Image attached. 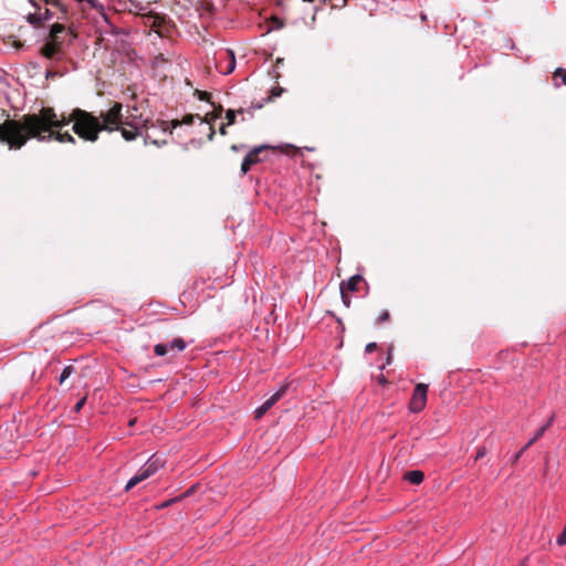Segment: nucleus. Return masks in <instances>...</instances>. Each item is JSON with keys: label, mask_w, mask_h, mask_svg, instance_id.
Segmentation results:
<instances>
[{"label": "nucleus", "mask_w": 566, "mask_h": 566, "mask_svg": "<svg viewBox=\"0 0 566 566\" xmlns=\"http://www.w3.org/2000/svg\"><path fill=\"white\" fill-rule=\"evenodd\" d=\"M72 112L60 117L52 107H42L38 114H27L20 120L6 119L0 125V143L7 144L10 149H21L28 140L34 138L39 142L53 139V129H62L70 123L74 124Z\"/></svg>", "instance_id": "obj_1"}, {"label": "nucleus", "mask_w": 566, "mask_h": 566, "mask_svg": "<svg viewBox=\"0 0 566 566\" xmlns=\"http://www.w3.org/2000/svg\"><path fill=\"white\" fill-rule=\"evenodd\" d=\"M120 111L123 104L114 101H111L109 108L101 112L98 116L82 108H74L71 118L74 119L72 129L80 138L94 143L101 132H115L120 119Z\"/></svg>", "instance_id": "obj_2"}, {"label": "nucleus", "mask_w": 566, "mask_h": 566, "mask_svg": "<svg viewBox=\"0 0 566 566\" xmlns=\"http://www.w3.org/2000/svg\"><path fill=\"white\" fill-rule=\"evenodd\" d=\"M116 130H119L122 134V137L126 142H133L137 137L144 138V144H153L156 146H160L161 144L158 142V139H154L153 135L150 134V129L158 128L157 120H150V119H138L136 117H123V113L120 112V119L119 123L116 125Z\"/></svg>", "instance_id": "obj_3"}, {"label": "nucleus", "mask_w": 566, "mask_h": 566, "mask_svg": "<svg viewBox=\"0 0 566 566\" xmlns=\"http://www.w3.org/2000/svg\"><path fill=\"white\" fill-rule=\"evenodd\" d=\"M164 467V461L160 458L153 455L144 467L138 471L136 475H134L126 484L125 491L132 490L135 485L140 483L142 481L148 479L154 475L160 468Z\"/></svg>", "instance_id": "obj_4"}, {"label": "nucleus", "mask_w": 566, "mask_h": 566, "mask_svg": "<svg viewBox=\"0 0 566 566\" xmlns=\"http://www.w3.org/2000/svg\"><path fill=\"white\" fill-rule=\"evenodd\" d=\"M428 386L424 384H418L412 392L409 408L412 412H420L427 402Z\"/></svg>", "instance_id": "obj_5"}, {"label": "nucleus", "mask_w": 566, "mask_h": 566, "mask_svg": "<svg viewBox=\"0 0 566 566\" xmlns=\"http://www.w3.org/2000/svg\"><path fill=\"white\" fill-rule=\"evenodd\" d=\"M196 117L199 118V119H202L199 115L188 114L181 120L172 119L170 122H167V120L157 119V124H158V128L164 134H166V133L171 134L172 129H175V128H177V127H179L181 125H191Z\"/></svg>", "instance_id": "obj_6"}, {"label": "nucleus", "mask_w": 566, "mask_h": 566, "mask_svg": "<svg viewBox=\"0 0 566 566\" xmlns=\"http://www.w3.org/2000/svg\"><path fill=\"white\" fill-rule=\"evenodd\" d=\"M270 147L269 146H259L253 148L243 159L241 164V172L242 175H245L252 166L256 165L258 163L262 161L261 154L266 151Z\"/></svg>", "instance_id": "obj_7"}, {"label": "nucleus", "mask_w": 566, "mask_h": 566, "mask_svg": "<svg viewBox=\"0 0 566 566\" xmlns=\"http://www.w3.org/2000/svg\"><path fill=\"white\" fill-rule=\"evenodd\" d=\"M289 385H282L268 400H265L256 410L255 418H262L287 391Z\"/></svg>", "instance_id": "obj_8"}, {"label": "nucleus", "mask_w": 566, "mask_h": 566, "mask_svg": "<svg viewBox=\"0 0 566 566\" xmlns=\"http://www.w3.org/2000/svg\"><path fill=\"white\" fill-rule=\"evenodd\" d=\"M29 3L36 10L41 11V3L51 6L59 10L60 19H66L69 15V7L62 0H29Z\"/></svg>", "instance_id": "obj_9"}, {"label": "nucleus", "mask_w": 566, "mask_h": 566, "mask_svg": "<svg viewBox=\"0 0 566 566\" xmlns=\"http://www.w3.org/2000/svg\"><path fill=\"white\" fill-rule=\"evenodd\" d=\"M220 59L222 60L220 64L217 66L219 71L223 74H230L235 69V57L234 53L231 50H226L220 54Z\"/></svg>", "instance_id": "obj_10"}, {"label": "nucleus", "mask_w": 566, "mask_h": 566, "mask_svg": "<svg viewBox=\"0 0 566 566\" xmlns=\"http://www.w3.org/2000/svg\"><path fill=\"white\" fill-rule=\"evenodd\" d=\"M40 53L46 59H55L61 53V50L48 39V41L41 46Z\"/></svg>", "instance_id": "obj_11"}, {"label": "nucleus", "mask_w": 566, "mask_h": 566, "mask_svg": "<svg viewBox=\"0 0 566 566\" xmlns=\"http://www.w3.org/2000/svg\"><path fill=\"white\" fill-rule=\"evenodd\" d=\"M403 479L411 484H420L424 479V474L419 470L408 471L405 473Z\"/></svg>", "instance_id": "obj_12"}, {"label": "nucleus", "mask_w": 566, "mask_h": 566, "mask_svg": "<svg viewBox=\"0 0 566 566\" xmlns=\"http://www.w3.org/2000/svg\"><path fill=\"white\" fill-rule=\"evenodd\" d=\"M52 133L53 139L60 143H75V138L69 132L62 133L61 129H53Z\"/></svg>", "instance_id": "obj_13"}, {"label": "nucleus", "mask_w": 566, "mask_h": 566, "mask_svg": "<svg viewBox=\"0 0 566 566\" xmlns=\"http://www.w3.org/2000/svg\"><path fill=\"white\" fill-rule=\"evenodd\" d=\"M223 112V108L221 105H218V107H214L213 112L206 114L205 118L201 119V123H207L209 125H212V123L221 117V114Z\"/></svg>", "instance_id": "obj_14"}, {"label": "nucleus", "mask_w": 566, "mask_h": 566, "mask_svg": "<svg viewBox=\"0 0 566 566\" xmlns=\"http://www.w3.org/2000/svg\"><path fill=\"white\" fill-rule=\"evenodd\" d=\"M168 345V353H179L186 348V343L182 338L178 337L170 342Z\"/></svg>", "instance_id": "obj_15"}, {"label": "nucleus", "mask_w": 566, "mask_h": 566, "mask_svg": "<svg viewBox=\"0 0 566 566\" xmlns=\"http://www.w3.org/2000/svg\"><path fill=\"white\" fill-rule=\"evenodd\" d=\"M363 281L361 275H354L352 276L346 284L344 283L345 291L355 292L358 289L359 283Z\"/></svg>", "instance_id": "obj_16"}, {"label": "nucleus", "mask_w": 566, "mask_h": 566, "mask_svg": "<svg viewBox=\"0 0 566 566\" xmlns=\"http://www.w3.org/2000/svg\"><path fill=\"white\" fill-rule=\"evenodd\" d=\"M166 23V20L164 17L161 15H156V18H154L151 20V23H150V29L154 30L155 32L157 33H161V27Z\"/></svg>", "instance_id": "obj_17"}, {"label": "nucleus", "mask_w": 566, "mask_h": 566, "mask_svg": "<svg viewBox=\"0 0 566 566\" xmlns=\"http://www.w3.org/2000/svg\"><path fill=\"white\" fill-rule=\"evenodd\" d=\"M27 21H28V23H30L34 28H40V27L43 25V22L41 20V17H40L39 12L29 13L27 15Z\"/></svg>", "instance_id": "obj_18"}, {"label": "nucleus", "mask_w": 566, "mask_h": 566, "mask_svg": "<svg viewBox=\"0 0 566 566\" xmlns=\"http://www.w3.org/2000/svg\"><path fill=\"white\" fill-rule=\"evenodd\" d=\"M545 433V428H539L534 433L533 438L528 440V442L524 446V449L531 448L537 440H539Z\"/></svg>", "instance_id": "obj_19"}, {"label": "nucleus", "mask_w": 566, "mask_h": 566, "mask_svg": "<svg viewBox=\"0 0 566 566\" xmlns=\"http://www.w3.org/2000/svg\"><path fill=\"white\" fill-rule=\"evenodd\" d=\"M64 31H65L64 24L54 23V24L51 25L49 36L50 38H56V35H60V33H62Z\"/></svg>", "instance_id": "obj_20"}, {"label": "nucleus", "mask_w": 566, "mask_h": 566, "mask_svg": "<svg viewBox=\"0 0 566 566\" xmlns=\"http://www.w3.org/2000/svg\"><path fill=\"white\" fill-rule=\"evenodd\" d=\"M237 113H243V109L242 108H240L238 111L228 109L226 112L227 125H233L235 123Z\"/></svg>", "instance_id": "obj_21"}, {"label": "nucleus", "mask_w": 566, "mask_h": 566, "mask_svg": "<svg viewBox=\"0 0 566 566\" xmlns=\"http://www.w3.org/2000/svg\"><path fill=\"white\" fill-rule=\"evenodd\" d=\"M154 353L157 356H165L166 354H168V345L167 344H157V345H155Z\"/></svg>", "instance_id": "obj_22"}, {"label": "nucleus", "mask_w": 566, "mask_h": 566, "mask_svg": "<svg viewBox=\"0 0 566 566\" xmlns=\"http://www.w3.org/2000/svg\"><path fill=\"white\" fill-rule=\"evenodd\" d=\"M74 373L73 366H66L60 377V384H63Z\"/></svg>", "instance_id": "obj_23"}, {"label": "nucleus", "mask_w": 566, "mask_h": 566, "mask_svg": "<svg viewBox=\"0 0 566 566\" xmlns=\"http://www.w3.org/2000/svg\"><path fill=\"white\" fill-rule=\"evenodd\" d=\"M390 318V314L387 310H384L379 315L378 317L376 318V323L377 324H382L385 322H388Z\"/></svg>", "instance_id": "obj_24"}, {"label": "nucleus", "mask_w": 566, "mask_h": 566, "mask_svg": "<svg viewBox=\"0 0 566 566\" xmlns=\"http://www.w3.org/2000/svg\"><path fill=\"white\" fill-rule=\"evenodd\" d=\"M195 95H197L200 101L210 102L211 94L206 91L196 90Z\"/></svg>", "instance_id": "obj_25"}, {"label": "nucleus", "mask_w": 566, "mask_h": 566, "mask_svg": "<svg viewBox=\"0 0 566 566\" xmlns=\"http://www.w3.org/2000/svg\"><path fill=\"white\" fill-rule=\"evenodd\" d=\"M340 294H342V300H343V303L349 307L350 305V298L347 294V292L345 291V287H344V282L340 284Z\"/></svg>", "instance_id": "obj_26"}, {"label": "nucleus", "mask_w": 566, "mask_h": 566, "mask_svg": "<svg viewBox=\"0 0 566 566\" xmlns=\"http://www.w3.org/2000/svg\"><path fill=\"white\" fill-rule=\"evenodd\" d=\"M40 13V17H41V20L42 22L44 23L45 21H49L52 19L53 17V12L49 9V8H45L43 10V12H39Z\"/></svg>", "instance_id": "obj_27"}, {"label": "nucleus", "mask_w": 566, "mask_h": 566, "mask_svg": "<svg viewBox=\"0 0 566 566\" xmlns=\"http://www.w3.org/2000/svg\"><path fill=\"white\" fill-rule=\"evenodd\" d=\"M560 77L563 84L566 85V70L564 69H557L554 73V78Z\"/></svg>", "instance_id": "obj_28"}, {"label": "nucleus", "mask_w": 566, "mask_h": 566, "mask_svg": "<svg viewBox=\"0 0 566 566\" xmlns=\"http://www.w3.org/2000/svg\"><path fill=\"white\" fill-rule=\"evenodd\" d=\"M155 13H147L143 15L144 24L150 27L151 20L156 18Z\"/></svg>", "instance_id": "obj_29"}, {"label": "nucleus", "mask_w": 566, "mask_h": 566, "mask_svg": "<svg viewBox=\"0 0 566 566\" xmlns=\"http://www.w3.org/2000/svg\"><path fill=\"white\" fill-rule=\"evenodd\" d=\"M49 40L55 44L56 48H59L61 51H62V44H63V41L62 39L60 38V35H56V38H50L49 36Z\"/></svg>", "instance_id": "obj_30"}, {"label": "nucleus", "mask_w": 566, "mask_h": 566, "mask_svg": "<svg viewBox=\"0 0 566 566\" xmlns=\"http://www.w3.org/2000/svg\"><path fill=\"white\" fill-rule=\"evenodd\" d=\"M556 542H557V544H558L559 546H562V545H565V544H566V528H565V530H564V531L558 535V537H557V541H556Z\"/></svg>", "instance_id": "obj_31"}, {"label": "nucleus", "mask_w": 566, "mask_h": 566, "mask_svg": "<svg viewBox=\"0 0 566 566\" xmlns=\"http://www.w3.org/2000/svg\"><path fill=\"white\" fill-rule=\"evenodd\" d=\"M554 420H555V413H552L551 417L548 418V420L541 428H545V431H546L548 428H551Z\"/></svg>", "instance_id": "obj_32"}, {"label": "nucleus", "mask_w": 566, "mask_h": 566, "mask_svg": "<svg viewBox=\"0 0 566 566\" xmlns=\"http://www.w3.org/2000/svg\"><path fill=\"white\" fill-rule=\"evenodd\" d=\"M85 401H86V397H83L81 400H78L76 402V405L74 406L75 412H78L83 408V406L85 405Z\"/></svg>", "instance_id": "obj_33"}, {"label": "nucleus", "mask_w": 566, "mask_h": 566, "mask_svg": "<svg viewBox=\"0 0 566 566\" xmlns=\"http://www.w3.org/2000/svg\"><path fill=\"white\" fill-rule=\"evenodd\" d=\"M485 454H486L485 447L479 448L478 451H476V454H475V461L481 459V458H483Z\"/></svg>", "instance_id": "obj_34"}, {"label": "nucleus", "mask_w": 566, "mask_h": 566, "mask_svg": "<svg viewBox=\"0 0 566 566\" xmlns=\"http://www.w3.org/2000/svg\"><path fill=\"white\" fill-rule=\"evenodd\" d=\"M376 349H377V344L376 343H369L365 347V352L368 353V354L373 353Z\"/></svg>", "instance_id": "obj_35"}, {"label": "nucleus", "mask_w": 566, "mask_h": 566, "mask_svg": "<svg viewBox=\"0 0 566 566\" xmlns=\"http://www.w3.org/2000/svg\"><path fill=\"white\" fill-rule=\"evenodd\" d=\"M527 449H524V447L514 455L513 458V464H515L520 458L522 457V454L526 451Z\"/></svg>", "instance_id": "obj_36"}, {"label": "nucleus", "mask_w": 566, "mask_h": 566, "mask_svg": "<svg viewBox=\"0 0 566 566\" xmlns=\"http://www.w3.org/2000/svg\"><path fill=\"white\" fill-rule=\"evenodd\" d=\"M178 500H179V497L169 500V501L165 502L164 504H161V507H167L168 505H170L171 503L177 502Z\"/></svg>", "instance_id": "obj_37"}, {"label": "nucleus", "mask_w": 566, "mask_h": 566, "mask_svg": "<svg viewBox=\"0 0 566 566\" xmlns=\"http://www.w3.org/2000/svg\"><path fill=\"white\" fill-rule=\"evenodd\" d=\"M214 134H216V132H214V129H213L212 125H210V133H209V135H208V139H209V140H212V139H213V137H214Z\"/></svg>", "instance_id": "obj_38"}, {"label": "nucleus", "mask_w": 566, "mask_h": 566, "mask_svg": "<svg viewBox=\"0 0 566 566\" xmlns=\"http://www.w3.org/2000/svg\"><path fill=\"white\" fill-rule=\"evenodd\" d=\"M391 360H392V353H391V350H389L387 358H386V364L389 365L391 363Z\"/></svg>", "instance_id": "obj_39"}, {"label": "nucleus", "mask_w": 566, "mask_h": 566, "mask_svg": "<svg viewBox=\"0 0 566 566\" xmlns=\"http://www.w3.org/2000/svg\"><path fill=\"white\" fill-rule=\"evenodd\" d=\"M219 133H220L221 135H223V136H224V135H227V133H228V132H227L226 125H222V126L220 127Z\"/></svg>", "instance_id": "obj_40"}, {"label": "nucleus", "mask_w": 566, "mask_h": 566, "mask_svg": "<svg viewBox=\"0 0 566 566\" xmlns=\"http://www.w3.org/2000/svg\"><path fill=\"white\" fill-rule=\"evenodd\" d=\"M191 492H192V488H191V489H189L188 491H186V493L184 494V496H188Z\"/></svg>", "instance_id": "obj_41"}, {"label": "nucleus", "mask_w": 566, "mask_h": 566, "mask_svg": "<svg viewBox=\"0 0 566 566\" xmlns=\"http://www.w3.org/2000/svg\"><path fill=\"white\" fill-rule=\"evenodd\" d=\"M315 11H317V8L315 9ZM314 13H316V12H314ZM315 19H316V17H315V14H313V15H312V22H313V23L315 22Z\"/></svg>", "instance_id": "obj_42"}, {"label": "nucleus", "mask_w": 566, "mask_h": 566, "mask_svg": "<svg viewBox=\"0 0 566 566\" xmlns=\"http://www.w3.org/2000/svg\"><path fill=\"white\" fill-rule=\"evenodd\" d=\"M231 149H232V150H237L238 148H237V146H235V145H232V146H231Z\"/></svg>", "instance_id": "obj_43"}, {"label": "nucleus", "mask_w": 566, "mask_h": 566, "mask_svg": "<svg viewBox=\"0 0 566 566\" xmlns=\"http://www.w3.org/2000/svg\"><path fill=\"white\" fill-rule=\"evenodd\" d=\"M71 34L73 35V38H76V33H74L73 31H71Z\"/></svg>", "instance_id": "obj_44"}, {"label": "nucleus", "mask_w": 566, "mask_h": 566, "mask_svg": "<svg viewBox=\"0 0 566 566\" xmlns=\"http://www.w3.org/2000/svg\"><path fill=\"white\" fill-rule=\"evenodd\" d=\"M380 382H386V379L384 377L380 378Z\"/></svg>", "instance_id": "obj_45"}, {"label": "nucleus", "mask_w": 566, "mask_h": 566, "mask_svg": "<svg viewBox=\"0 0 566 566\" xmlns=\"http://www.w3.org/2000/svg\"><path fill=\"white\" fill-rule=\"evenodd\" d=\"M150 134L151 135H156V132H153V133L150 132ZM153 138L156 139L155 136H153Z\"/></svg>", "instance_id": "obj_46"}]
</instances>
